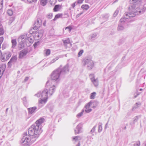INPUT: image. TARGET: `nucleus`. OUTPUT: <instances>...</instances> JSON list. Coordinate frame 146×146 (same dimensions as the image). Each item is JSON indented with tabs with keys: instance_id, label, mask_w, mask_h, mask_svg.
I'll use <instances>...</instances> for the list:
<instances>
[{
	"instance_id": "f257e3e1",
	"label": "nucleus",
	"mask_w": 146,
	"mask_h": 146,
	"mask_svg": "<svg viewBox=\"0 0 146 146\" xmlns=\"http://www.w3.org/2000/svg\"><path fill=\"white\" fill-rule=\"evenodd\" d=\"M68 66L66 64L62 69L60 67L53 71L51 74V78L52 81L58 82L60 80V74H64L69 72Z\"/></svg>"
},
{
	"instance_id": "f03ea898",
	"label": "nucleus",
	"mask_w": 146,
	"mask_h": 146,
	"mask_svg": "<svg viewBox=\"0 0 146 146\" xmlns=\"http://www.w3.org/2000/svg\"><path fill=\"white\" fill-rule=\"evenodd\" d=\"M42 131L40 125L34 124L32 125L29 129L28 133L30 136L36 140Z\"/></svg>"
},
{
	"instance_id": "7ed1b4c3",
	"label": "nucleus",
	"mask_w": 146,
	"mask_h": 146,
	"mask_svg": "<svg viewBox=\"0 0 146 146\" xmlns=\"http://www.w3.org/2000/svg\"><path fill=\"white\" fill-rule=\"evenodd\" d=\"M136 15V13L133 11H131L126 13L125 17L121 18L120 20V23L119 24L117 27L118 31H120L123 30L125 28V23L126 22L127 19L128 18L134 17Z\"/></svg>"
},
{
	"instance_id": "20e7f679",
	"label": "nucleus",
	"mask_w": 146,
	"mask_h": 146,
	"mask_svg": "<svg viewBox=\"0 0 146 146\" xmlns=\"http://www.w3.org/2000/svg\"><path fill=\"white\" fill-rule=\"evenodd\" d=\"M36 140L29 135H28L26 133L23 134V136L20 141L23 146H30Z\"/></svg>"
},
{
	"instance_id": "39448f33",
	"label": "nucleus",
	"mask_w": 146,
	"mask_h": 146,
	"mask_svg": "<svg viewBox=\"0 0 146 146\" xmlns=\"http://www.w3.org/2000/svg\"><path fill=\"white\" fill-rule=\"evenodd\" d=\"M82 63L83 65L86 66L88 70H90L92 69L94 66V61L90 57H87L83 59Z\"/></svg>"
},
{
	"instance_id": "423d86ee",
	"label": "nucleus",
	"mask_w": 146,
	"mask_h": 146,
	"mask_svg": "<svg viewBox=\"0 0 146 146\" xmlns=\"http://www.w3.org/2000/svg\"><path fill=\"white\" fill-rule=\"evenodd\" d=\"M98 102L97 101H94L93 102L90 101V102L85 106V108H86L85 112L86 113H88L92 111V109L89 108L91 105L93 104V106L92 107L95 108L98 105Z\"/></svg>"
},
{
	"instance_id": "0eeeda50",
	"label": "nucleus",
	"mask_w": 146,
	"mask_h": 146,
	"mask_svg": "<svg viewBox=\"0 0 146 146\" xmlns=\"http://www.w3.org/2000/svg\"><path fill=\"white\" fill-rule=\"evenodd\" d=\"M27 37L26 35H23L20 36L18 38L19 43L18 45V49L20 50L24 48L25 38Z\"/></svg>"
},
{
	"instance_id": "6e6552de",
	"label": "nucleus",
	"mask_w": 146,
	"mask_h": 146,
	"mask_svg": "<svg viewBox=\"0 0 146 146\" xmlns=\"http://www.w3.org/2000/svg\"><path fill=\"white\" fill-rule=\"evenodd\" d=\"M48 90L47 89H44L41 92V97L42 98L40 101H39L40 103L42 104L43 102H46L48 98Z\"/></svg>"
},
{
	"instance_id": "1a4fd4ad",
	"label": "nucleus",
	"mask_w": 146,
	"mask_h": 146,
	"mask_svg": "<svg viewBox=\"0 0 146 146\" xmlns=\"http://www.w3.org/2000/svg\"><path fill=\"white\" fill-rule=\"evenodd\" d=\"M42 21L41 19H38L34 23V27L33 28V29L35 30L37 29L40 27Z\"/></svg>"
},
{
	"instance_id": "9d476101",
	"label": "nucleus",
	"mask_w": 146,
	"mask_h": 146,
	"mask_svg": "<svg viewBox=\"0 0 146 146\" xmlns=\"http://www.w3.org/2000/svg\"><path fill=\"white\" fill-rule=\"evenodd\" d=\"M35 38L38 40L40 38L43 36V31L42 30H40L38 31L35 32Z\"/></svg>"
},
{
	"instance_id": "9b49d317",
	"label": "nucleus",
	"mask_w": 146,
	"mask_h": 146,
	"mask_svg": "<svg viewBox=\"0 0 146 146\" xmlns=\"http://www.w3.org/2000/svg\"><path fill=\"white\" fill-rule=\"evenodd\" d=\"M26 35L27 37L25 38V41L27 42H29L30 43H32L34 42V38L31 35H27V34H24L23 35Z\"/></svg>"
},
{
	"instance_id": "f8f14e48",
	"label": "nucleus",
	"mask_w": 146,
	"mask_h": 146,
	"mask_svg": "<svg viewBox=\"0 0 146 146\" xmlns=\"http://www.w3.org/2000/svg\"><path fill=\"white\" fill-rule=\"evenodd\" d=\"M82 126L81 124H79L76 126V129L74 130L75 133L76 134H78L82 132Z\"/></svg>"
},
{
	"instance_id": "ddd939ff",
	"label": "nucleus",
	"mask_w": 146,
	"mask_h": 146,
	"mask_svg": "<svg viewBox=\"0 0 146 146\" xmlns=\"http://www.w3.org/2000/svg\"><path fill=\"white\" fill-rule=\"evenodd\" d=\"M62 41L63 42L64 45L66 48L68 47H69L71 46V44L68 39H67L65 40H63Z\"/></svg>"
},
{
	"instance_id": "4468645a",
	"label": "nucleus",
	"mask_w": 146,
	"mask_h": 146,
	"mask_svg": "<svg viewBox=\"0 0 146 146\" xmlns=\"http://www.w3.org/2000/svg\"><path fill=\"white\" fill-rule=\"evenodd\" d=\"M44 118L41 117L36 121L35 125H40V129H41V124L42 123L44 122Z\"/></svg>"
},
{
	"instance_id": "2eb2a0df",
	"label": "nucleus",
	"mask_w": 146,
	"mask_h": 146,
	"mask_svg": "<svg viewBox=\"0 0 146 146\" xmlns=\"http://www.w3.org/2000/svg\"><path fill=\"white\" fill-rule=\"evenodd\" d=\"M36 109L37 108L36 107H33L28 108L29 113L30 114H32L35 113Z\"/></svg>"
},
{
	"instance_id": "dca6fc26",
	"label": "nucleus",
	"mask_w": 146,
	"mask_h": 146,
	"mask_svg": "<svg viewBox=\"0 0 146 146\" xmlns=\"http://www.w3.org/2000/svg\"><path fill=\"white\" fill-rule=\"evenodd\" d=\"M55 87L54 85L51 87L48 90V93L50 95H52L55 91Z\"/></svg>"
},
{
	"instance_id": "f3484780",
	"label": "nucleus",
	"mask_w": 146,
	"mask_h": 146,
	"mask_svg": "<svg viewBox=\"0 0 146 146\" xmlns=\"http://www.w3.org/2000/svg\"><path fill=\"white\" fill-rule=\"evenodd\" d=\"M140 117V116H137L133 118L134 119L133 121L130 123V124L132 125H134L135 122L137 121L139 117Z\"/></svg>"
},
{
	"instance_id": "a211bd4d",
	"label": "nucleus",
	"mask_w": 146,
	"mask_h": 146,
	"mask_svg": "<svg viewBox=\"0 0 146 146\" xmlns=\"http://www.w3.org/2000/svg\"><path fill=\"white\" fill-rule=\"evenodd\" d=\"M91 81L95 86L96 87L98 86V78L93 79Z\"/></svg>"
},
{
	"instance_id": "6ab92c4d",
	"label": "nucleus",
	"mask_w": 146,
	"mask_h": 146,
	"mask_svg": "<svg viewBox=\"0 0 146 146\" xmlns=\"http://www.w3.org/2000/svg\"><path fill=\"white\" fill-rule=\"evenodd\" d=\"M28 52L27 48H25L20 52L19 55H26Z\"/></svg>"
},
{
	"instance_id": "aec40b11",
	"label": "nucleus",
	"mask_w": 146,
	"mask_h": 146,
	"mask_svg": "<svg viewBox=\"0 0 146 146\" xmlns=\"http://www.w3.org/2000/svg\"><path fill=\"white\" fill-rule=\"evenodd\" d=\"M109 17V15L108 14H105L102 15V18L103 20L106 21L108 20Z\"/></svg>"
},
{
	"instance_id": "412c9836",
	"label": "nucleus",
	"mask_w": 146,
	"mask_h": 146,
	"mask_svg": "<svg viewBox=\"0 0 146 146\" xmlns=\"http://www.w3.org/2000/svg\"><path fill=\"white\" fill-rule=\"evenodd\" d=\"M130 2L131 4L137 3V4L141 3L140 0H130Z\"/></svg>"
},
{
	"instance_id": "4be33fe9",
	"label": "nucleus",
	"mask_w": 146,
	"mask_h": 146,
	"mask_svg": "<svg viewBox=\"0 0 146 146\" xmlns=\"http://www.w3.org/2000/svg\"><path fill=\"white\" fill-rule=\"evenodd\" d=\"M11 43L12 44V47L15 48L17 45V42L16 39H13L11 40Z\"/></svg>"
},
{
	"instance_id": "5701e85b",
	"label": "nucleus",
	"mask_w": 146,
	"mask_h": 146,
	"mask_svg": "<svg viewBox=\"0 0 146 146\" xmlns=\"http://www.w3.org/2000/svg\"><path fill=\"white\" fill-rule=\"evenodd\" d=\"M17 59V57L16 55H15L13 56L10 60V62H12V63H14L15 62H16Z\"/></svg>"
},
{
	"instance_id": "b1692460",
	"label": "nucleus",
	"mask_w": 146,
	"mask_h": 146,
	"mask_svg": "<svg viewBox=\"0 0 146 146\" xmlns=\"http://www.w3.org/2000/svg\"><path fill=\"white\" fill-rule=\"evenodd\" d=\"M48 0H40V4L42 6H44L47 3Z\"/></svg>"
},
{
	"instance_id": "393cba45",
	"label": "nucleus",
	"mask_w": 146,
	"mask_h": 146,
	"mask_svg": "<svg viewBox=\"0 0 146 146\" xmlns=\"http://www.w3.org/2000/svg\"><path fill=\"white\" fill-rule=\"evenodd\" d=\"M60 7V5H55L54 9L53 10L54 11H57L59 10V7Z\"/></svg>"
},
{
	"instance_id": "a878e982",
	"label": "nucleus",
	"mask_w": 146,
	"mask_h": 146,
	"mask_svg": "<svg viewBox=\"0 0 146 146\" xmlns=\"http://www.w3.org/2000/svg\"><path fill=\"white\" fill-rule=\"evenodd\" d=\"M102 123H101L99 122L98 123V132L99 133L101 132L102 130Z\"/></svg>"
},
{
	"instance_id": "bb28decb",
	"label": "nucleus",
	"mask_w": 146,
	"mask_h": 146,
	"mask_svg": "<svg viewBox=\"0 0 146 146\" xmlns=\"http://www.w3.org/2000/svg\"><path fill=\"white\" fill-rule=\"evenodd\" d=\"M5 55H0V60H1L2 62H4L8 60V58L6 57L5 58Z\"/></svg>"
},
{
	"instance_id": "cd10ccee",
	"label": "nucleus",
	"mask_w": 146,
	"mask_h": 146,
	"mask_svg": "<svg viewBox=\"0 0 146 146\" xmlns=\"http://www.w3.org/2000/svg\"><path fill=\"white\" fill-rule=\"evenodd\" d=\"M22 100L23 101V104L25 106H26L27 105V101L26 97H24Z\"/></svg>"
},
{
	"instance_id": "c85d7f7f",
	"label": "nucleus",
	"mask_w": 146,
	"mask_h": 146,
	"mask_svg": "<svg viewBox=\"0 0 146 146\" xmlns=\"http://www.w3.org/2000/svg\"><path fill=\"white\" fill-rule=\"evenodd\" d=\"M81 7L83 10H87L89 8V6L88 5H83Z\"/></svg>"
},
{
	"instance_id": "c756f323",
	"label": "nucleus",
	"mask_w": 146,
	"mask_h": 146,
	"mask_svg": "<svg viewBox=\"0 0 146 146\" xmlns=\"http://www.w3.org/2000/svg\"><path fill=\"white\" fill-rule=\"evenodd\" d=\"M81 138L79 136H76L74 137L73 138V140H74L76 141H78L81 140Z\"/></svg>"
},
{
	"instance_id": "7c9ffc66",
	"label": "nucleus",
	"mask_w": 146,
	"mask_h": 146,
	"mask_svg": "<svg viewBox=\"0 0 146 146\" xmlns=\"http://www.w3.org/2000/svg\"><path fill=\"white\" fill-rule=\"evenodd\" d=\"M62 16V14H58L56 15L54 17V20H55L56 19H57L61 17Z\"/></svg>"
},
{
	"instance_id": "2f4dec72",
	"label": "nucleus",
	"mask_w": 146,
	"mask_h": 146,
	"mask_svg": "<svg viewBox=\"0 0 146 146\" xmlns=\"http://www.w3.org/2000/svg\"><path fill=\"white\" fill-rule=\"evenodd\" d=\"M97 36V34L96 33H94L90 36V39H92L95 38Z\"/></svg>"
},
{
	"instance_id": "473e14b6",
	"label": "nucleus",
	"mask_w": 146,
	"mask_h": 146,
	"mask_svg": "<svg viewBox=\"0 0 146 146\" xmlns=\"http://www.w3.org/2000/svg\"><path fill=\"white\" fill-rule=\"evenodd\" d=\"M96 93L95 92H93L91 94L90 98L91 99H94L95 96L96 95Z\"/></svg>"
},
{
	"instance_id": "72a5a7b5",
	"label": "nucleus",
	"mask_w": 146,
	"mask_h": 146,
	"mask_svg": "<svg viewBox=\"0 0 146 146\" xmlns=\"http://www.w3.org/2000/svg\"><path fill=\"white\" fill-rule=\"evenodd\" d=\"M84 111H85V110H84V109H83L82 110V111L81 112L78 113L77 115H76L78 117H80L81 116H82V115L83 113H84Z\"/></svg>"
},
{
	"instance_id": "f704fd0d",
	"label": "nucleus",
	"mask_w": 146,
	"mask_h": 146,
	"mask_svg": "<svg viewBox=\"0 0 146 146\" xmlns=\"http://www.w3.org/2000/svg\"><path fill=\"white\" fill-rule=\"evenodd\" d=\"M96 125H95L92 128V129H91V130L90 131V132L91 133V134H92V135H94V134H93V133L96 130Z\"/></svg>"
},
{
	"instance_id": "c9c22d12",
	"label": "nucleus",
	"mask_w": 146,
	"mask_h": 146,
	"mask_svg": "<svg viewBox=\"0 0 146 146\" xmlns=\"http://www.w3.org/2000/svg\"><path fill=\"white\" fill-rule=\"evenodd\" d=\"M8 14L10 16H11L13 14V12L12 9H9L7 11Z\"/></svg>"
},
{
	"instance_id": "e433bc0d",
	"label": "nucleus",
	"mask_w": 146,
	"mask_h": 146,
	"mask_svg": "<svg viewBox=\"0 0 146 146\" xmlns=\"http://www.w3.org/2000/svg\"><path fill=\"white\" fill-rule=\"evenodd\" d=\"M94 77V74H90L89 76V77L90 78L91 81L93 79H95Z\"/></svg>"
},
{
	"instance_id": "4c0bfd02",
	"label": "nucleus",
	"mask_w": 146,
	"mask_h": 146,
	"mask_svg": "<svg viewBox=\"0 0 146 146\" xmlns=\"http://www.w3.org/2000/svg\"><path fill=\"white\" fill-rule=\"evenodd\" d=\"M44 52L46 55H49L50 52V50L49 49L45 50Z\"/></svg>"
},
{
	"instance_id": "58836bf2",
	"label": "nucleus",
	"mask_w": 146,
	"mask_h": 146,
	"mask_svg": "<svg viewBox=\"0 0 146 146\" xmlns=\"http://www.w3.org/2000/svg\"><path fill=\"white\" fill-rule=\"evenodd\" d=\"M59 58L58 56H56L55 58L53 59L50 62V63H52L56 61Z\"/></svg>"
},
{
	"instance_id": "ea45409f",
	"label": "nucleus",
	"mask_w": 146,
	"mask_h": 146,
	"mask_svg": "<svg viewBox=\"0 0 146 146\" xmlns=\"http://www.w3.org/2000/svg\"><path fill=\"white\" fill-rule=\"evenodd\" d=\"M51 82V80H49L47 81V82H46V87H48L49 86H50V83Z\"/></svg>"
},
{
	"instance_id": "a19ab883",
	"label": "nucleus",
	"mask_w": 146,
	"mask_h": 146,
	"mask_svg": "<svg viewBox=\"0 0 146 146\" xmlns=\"http://www.w3.org/2000/svg\"><path fill=\"white\" fill-rule=\"evenodd\" d=\"M4 33L3 29L1 28H0V35H2Z\"/></svg>"
},
{
	"instance_id": "79ce46f5",
	"label": "nucleus",
	"mask_w": 146,
	"mask_h": 146,
	"mask_svg": "<svg viewBox=\"0 0 146 146\" xmlns=\"http://www.w3.org/2000/svg\"><path fill=\"white\" fill-rule=\"evenodd\" d=\"M3 0H0V10L3 7Z\"/></svg>"
},
{
	"instance_id": "37998d69",
	"label": "nucleus",
	"mask_w": 146,
	"mask_h": 146,
	"mask_svg": "<svg viewBox=\"0 0 146 146\" xmlns=\"http://www.w3.org/2000/svg\"><path fill=\"white\" fill-rule=\"evenodd\" d=\"M119 12V11L117 9L115 11L114 13L113 14V16L114 17H115L117 15L118 13Z\"/></svg>"
},
{
	"instance_id": "c03bdc74",
	"label": "nucleus",
	"mask_w": 146,
	"mask_h": 146,
	"mask_svg": "<svg viewBox=\"0 0 146 146\" xmlns=\"http://www.w3.org/2000/svg\"><path fill=\"white\" fill-rule=\"evenodd\" d=\"M140 143L139 141L137 142L136 143L134 144V146H139L140 145Z\"/></svg>"
},
{
	"instance_id": "a18cd8bd",
	"label": "nucleus",
	"mask_w": 146,
	"mask_h": 146,
	"mask_svg": "<svg viewBox=\"0 0 146 146\" xmlns=\"http://www.w3.org/2000/svg\"><path fill=\"white\" fill-rule=\"evenodd\" d=\"M52 14H50L49 15H48L47 17L49 19H50L52 18Z\"/></svg>"
},
{
	"instance_id": "49530a36",
	"label": "nucleus",
	"mask_w": 146,
	"mask_h": 146,
	"mask_svg": "<svg viewBox=\"0 0 146 146\" xmlns=\"http://www.w3.org/2000/svg\"><path fill=\"white\" fill-rule=\"evenodd\" d=\"M41 94V92H39L37 94H35V96H36L38 97H39L40 96Z\"/></svg>"
},
{
	"instance_id": "de8ad7c7",
	"label": "nucleus",
	"mask_w": 146,
	"mask_h": 146,
	"mask_svg": "<svg viewBox=\"0 0 146 146\" xmlns=\"http://www.w3.org/2000/svg\"><path fill=\"white\" fill-rule=\"evenodd\" d=\"M84 0H78L76 2L77 4H81V3H82Z\"/></svg>"
},
{
	"instance_id": "09e8293b",
	"label": "nucleus",
	"mask_w": 146,
	"mask_h": 146,
	"mask_svg": "<svg viewBox=\"0 0 146 146\" xmlns=\"http://www.w3.org/2000/svg\"><path fill=\"white\" fill-rule=\"evenodd\" d=\"M77 5V2H75L73 4H72L71 5V6L72 7H73V8H74L75 6H76V5Z\"/></svg>"
},
{
	"instance_id": "8fccbe9b",
	"label": "nucleus",
	"mask_w": 146,
	"mask_h": 146,
	"mask_svg": "<svg viewBox=\"0 0 146 146\" xmlns=\"http://www.w3.org/2000/svg\"><path fill=\"white\" fill-rule=\"evenodd\" d=\"M84 52V50H81L78 53V55H82Z\"/></svg>"
},
{
	"instance_id": "3c124183",
	"label": "nucleus",
	"mask_w": 146,
	"mask_h": 146,
	"mask_svg": "<svg viewBox=\"0 0 146 146\" xmlns=\"http://www.w3.org/2000/svg\"><path fill=\"white\" fill-rule=\"evenodd\" d=\"M65 29H68V31L69 32H70L71 30V29L70 27H66V28Z\"/></svg>"
},
{
	"instance_id": "603ef678",
	"label": "nucleus",
	"mask_w": 146,
	"mask_h": 146,
	"mask_svg": "<svg viewBox=\"0 0 146 146\" xmlns=\"http://www.w3.org/2000/svg\"><path fill=\"white\" fill-rule=\"evenodd\" d=\"M3 40V37H0V42L2 43Z\"/></svg>"
},
{
	"instance_id": "864d4df0",
	"label": "nucleus",
	"mask_w": 146,
	"mask_h": 146,
	"mask_svg": "<svg viewBox=\"0 0 146 146\" xmlns=\"http://www.w3.org/2000/svg\"><path fill=\"white\" fill-rule=\"evenodd\" d=\"M29 78L28 77H26L24 79V82H25L26 81H27L29 79Z\"/></svg>"
},
{
	"instance_id": "5fc2aeb1",
	"label": "nucleus",
	"mask_w": 146,
	"mask_h": 146,
	"mask_svg": "<svg viewBox=\"0 0 146 146\" xmlns=\"http://www.w3.org/2000/svg\"><path fill=\"white\" fill-rule=\"evenodd\" d=\"M12 62H10V61L8 62V65L10 67H11V63H12Z\"/></svg>"
},
{
	"instance_id": "6e6d98bb",
	"label": "nucleus",
	"mask_w": 146,
	"mask_h": 146,
	"mask_svg": "<svg viewBox=\"0 0 146 146\" xmlns=\"http://www.w3.org/2000/svg\"><path fill=\"white\" fill-rule=\"evenodd\" d=\"M55 0L54 2V3H51V0H50V4L51 5H54L55 3L56 2L55 0Z\"/></svg>"
},
{
	"instance_id": "4d7b16f0",
	"label": "nucleus",
	"mask_w": 146,
	"mask_h": 146,
	"mask_svg": "<svg viewBox=\"0 0 146 146\" xmlns=\"http://www.w3.org/2000/svg\"><path fill=\"white\" fill-rule=\"evenodd\" d=\"M24 56V55H19V58L20 59L23 58Z\"/></svg>"
},
{
	"instance_id": "13d9d810",
	"label": "nucleus",
	"mask_w": 146,
	"mask_h": 146,
	"mask_svg": "<svg viewBox=\"0 0 146 146\" xmlns=\"http://www.w3.org/2000/svg\"><path fill=\"white\" fill-rule=\"evenodd\" d=\"M29 33L30 34H31L34 33V32L32 31V29H31L29 31Z\"/></svg>"
},
{
	"instance_id": "bf43d9fd",
	"label": "nucleus",
	"mask_w": 146,
	"mask_h": 146,
	"mask_svg": "<svg viewBox=\"0 0 146 146\" xmlns=\"http://www.w3.org/2000/svg\"><path fill=\"white\" fill-rule=\"evenodd\" d=\"M82 13H79V14H78V15H76V17H79L80 15Z\"/></svg>"
},
{
	"instance_id": "052dcab7",
	"label": "nucleus",
	"mask_w": 146,
	"mask_h": 146,
	"mask_svg": "<svg viewBox=\"0 0 146 146\" xmlns=\"http://www.w3.org/2000/svg\"><path fill=\"white\" fill-rule=\"evenodd\" d=\"M37 42H35L33 44V45L34 46V47L35 48L36 47V46H37Z\"/></svg>"
},
{
	"instance_id": "680f3d73",
	"label": "nucleus",
	"mask_w": 146,
	"mask_h": 146,
	"mask_svg": "<svg viewBox=\"0 0 146 146\" xmlns=\"http://www.w3.org/2000/svg\"><path fill=\"white\" fill-rule=\"evenodd\" d=\"M80 142L79 141L78 143L76 145V146H80Z\"/></svg>"
},
{
	"instance_id": "e2e57ef3",
	"label": "nucleus",
	"mask_w": 146,
	"mask_h": 146,
	"mask_svg": "<svg viewBox=\"0 0 146 146\" xmlns=\"http://www.w3.org/2000/svg\"><path fill=\"white\" fill-rule=\"evenodd\" d=\"M27 1L29 3H31L33 2L32 0H27Z\"/></svg>"
},
{
	"instance_id": "0e129e2a",
	"label": "nucleus",
	"mask_w": 146,
	"mask_h": 146,
	"mask_svg": "<svg viewBox=\"0 0 146 146\" xmlns=\"http://www.w3.org/2000/svg\"><path fill=\"white\" fill-rule=\"evenodd\" d=\"M108 122H107L106 124L105 125V128L106 129L107 128V126H108Z\"/></svg>"
},
{
	"instance_id": "69168bd1",
	"label": "nucleus",
	"mask_w": 146,
	"mask_h": 146,
	"mask_svg": "<svg viewBox=\"0 0 146 146\" xmlns=\"http://www.w3.org/2000/svg\"><path fill=\"white\" fill-rule=\"evenodd\" d=\"M8 109H9V108H7L6 109V113L7 112Z\"/></svg>"
},
{
	"instance_id": "338daca9",
	"label": "nucleus",
	"mask_w": 146,
	"mask_h": 146,
	"mask_svg": "<svg viewBox=\"0 0 146 146\" xmlns=\"http://www.w3.org/2000/svg\"><path fill=\"white\" fill-rule=\"evenodd\" d=\"M32 0L33 1V2H35L37 1V0Z\"/></svg>"
},
{
	"instance_id": "774afa93",
	"label": "nucleus",
	"mask_w": 146,
	"mask_h": 146,
	"mask_svg": "<svg viewBox=\"0 0 146 146\" xmlns=\"http://www.w3.org/2000/svg\"><path fill=\"white\" fill-rule=\"evenodd\" d=\"M126 126L125 127H124V129H126Z\"/></svg>"
}]
</instances>
